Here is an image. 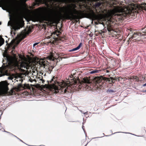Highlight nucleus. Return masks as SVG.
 Listing matches in <instances>:
<instances>
[{
	"label": "nucleus",
	"mask_w": 146,
	"mask_h": 146,
	"mask_svg": "<svg viewBox=\"0 0 146 146\" xmlns=\"http://www.w3.org/2000/svg\"><path fill=\"white\" fill-rule=\"evenodd\" d=\"M76 8V5L73 3L67 6L58 7V9H51L48 17L50 19H52L64 18L71 19H79L84 17L85 15L87 18L92 20H99L102 18L101 15H96L93 11L84 14L81 11L77 10Z\"/></svg>",
	"instance_id": "nucleus-1"
},
{
	"label": "nucleus",
	"mask_w": 146,
	"mask_h": 146,
	"mask_svg": "<svg viewBox=\"0 0 146 146\" xmlns=\"http://www.w3.org/2000/svg\"><path fill=\"white\" fill-rule=\"evenodd\" d=\"M3 56L5 57L6 61L8 62V64H12L18 68L29 69L31 68V64L29 61H23L21 63H19L17 59L16 56L14 54L13 56H11L7 55L4 54Z\"/></svg>",
	"instance_id": "nucleus-2"
},
{
	"label": "nucleus",
	"mask_w": 146,
	"mask_h": 146,
	"mask_svg": "<svg viewBox=\"0 0 146 146\" xmlns=\"http://www.w3.org/2000/svg\"><path fill=\"white\" fill-rule=\"evenodd\" d=\"M8 66L7 65L3 66L0 68V77L6 75L9 76L8 77V79L9 80H12L13 78H14V80L15 81L14 82L20 81L21 83L23 81L21 78L23 77V76H26L27 74V73H25L21 74H12L11 75L9 73L7 72Z\"/></svg>",
	"instance_id": "nucleus-3"
},
{
	"label": "nucleus",
	"mask_w": 146,
	"mask_h": 146,
	"mask_svg": "<svg viewBox=\"0 0 146 146\" xmlns=\"http://www.w3.org/2000/svg\"><path fill=\"white\" fill-rule=\"evenodd\" d=\"M135 7L134 4H133L128 7H125L124 8L120 7L117 6L114 7L113 9L109 10L108 13L110 16H111L118 13L120 14H117L115 15L121 16L122 14L124 13L125 14L130 13L132 10L135 8Z\"/></svg>",
	"instance_id": "nucleus-4"
},
{
	"label": "nucleus",
	"mask_w": 146,
	"mask_h": 146,
	"mask_svg": "<svg viewBox=\"0 0 146 146\" xmlns=\"http://www.w3.org/2000/svg\"><path fill=\"white\" fill-rule=\"evenodd\" d=\"M8 84L6 81L0 82V95L6 94L8 91Z\"/></svg>",
	"instance_id": "nucleus-5"
},
{
	"label": "nucleus",
	"mask_w": 146,
	"mask_h": 146,
	"mask_svg": "<svg viewBox=\"0 0 146 146\" xmlns=\"http://www.w3.org/2000/svg\"><path fill=\"white\" fill-rule=\"evenodd\" d=\"M143 36H146V28L142 29L140 32L134 33L131 38H134V40H139V37Z\"/></svg>",
	"instance_id": "nucleus-6"
},
{
	"label": "nucleus",
	"mask_w": 146,
	"mask_h": 146,
	"mask_svg": "<svg viewBox=\"0 0 146 146\" xmlns=\"http://www.w3.org/2000/svg\"><path fill=\"white\" fill-rule=\"evenodd\" d=\"M58 84V85L59 86H60L58 87L56 84H53L51 85H49L48 86V88L54 89L55 90V93H57L58 92V90H59L61 89V88H62L63 86L66 85V83H64L62 84L61 83Z\"/></svg>",
	"instance_id": "nucleus-7"
},
{
	"label": "nucleus",
	"mask_w": 146,
	"mask_h": 146,
	"mask_svg": "<svg viewBox=\"0 0 146 146\" xmlns=\"http://www.w3.org/2000/svg\"><path fill=\"white\" fill-rule=\"evenodd\" d=\"M24 25V22L22 20L17 21L15 23L13 28L15 31L19 29Z\"/></svg>",
	"instance_id": "nucleus-8"
},
{
	"label": "nucleus",
	"mask_w": 146,
	"mask_h": 146,
	"mask_svg": "<svg viewBox=\"0 0 146 146\" xmlns=\"http://www.w3.org/2000/svg\"><path fill=\"white\" fill-rule=\"evenodd\" d=\"M80 84H82V82L85 84H90V80L88 79L87 77H85L83 78L81 82H80Z\"/></svg>",
	"instance_id": "nucleus-9"
},
{
	"label": "nucleus",
	"mask_w": 146,
	"mask_h": 146,
	"mask_svg": "<svg viewBox=\"0 0 146 146\" xmlns=\"http://www.w3.org/2000/svg\"><path fill=\"white\" fill-rule=\"evenodd\" d=\"M82 43H80L79 44V45L77 47L75 48H74L71 50H70V51H73L79 49L82 45Z\"/></svg>",
	"instance_id": "nucleus-10"
},
{
	"label": "nucleus",
	"mask_w": 146,
	"mask_h": 146,
	"mask_svg": "<svg viewBox=\"0 0 146 146\" xmlns=\"http://www.w3.org/2000/svg\"><path fill=\"white\" fill-rule=\"evenodd\" d=\"M100 70H97V69H95L94 70H92V71L90 72V74H94L98 72L99 71H100Z\"/></svg>",
	"instance_id": "nucleus-11"
},
{
	"label": "nucleus",
	"mask_w": 146,
	"mask_h": 146,
	"mask_svg": "<svg viewBox=\"0 0 146 146\" xmlns=\"http://www.w3.org/2000/svg\"><path fill=\"white\" fill-rule=\"evenodd\" d=\"M102 81V79L101 78H98L96 79V83H99Z\"/></svg>",
	"instance_id": "nucleus-12"
},
{
	"label": "nucleus",
	"mask_w": 146,
	"mask_h": 146,
	"mask_svg": "<svg viewBox=\"0 0 146 146\" xmlns=\"http://www.w3.org/2000/svg\"><path fill=\"white\" fill-rule=\"evenodd\" d=\"M102 2H97L96 3L95 6L96 7H99L102 5Z\"/></svg>",
	"instance_id": "nucleus-13"
},
{
	"label": "nucleus",
	"mask_w": 146,
	"mask_h": 146,
	"mask_svg": "<svg viewBox=\"0 0 146 146\" xmlns=\"http://www.w3.org/2000/svg\"><path fill=\"white\" fill-rule=\"evenodd\" d=\"M4 41V40L3 38L0 39V46L3 44Z\"/></svg>",
	"instance_id": "nucleus-14"
},
{
	"label": "nucleus",
	"mask_w": 146,
	"mask_h": 146,
	"mask_svg": "<svg viewBox=\"0 0 146 146\" xmlns=\"http://www.w3.org/2000/svg\"><path fill=\"white\" fill-rule=\"evenodd\" d=\"M141 8L146 11V3H144L141 6Z\"/></svg>",
	"instance_id": "nucleus-15"
},
{
	"label": "nucleus",
	"mask_w": 146,
	"mask_h": 146,
	"mask_svg": "<svg viewBox=\"0 0 146 146\" xmlns=\"http://www.w3.org/2000/svg\"><path fill=\"white\" fill-rule=\"evenodd\" d=\"M49 58L50 60H54V57L52 55H51L50 56H49Z\"/></svg>",
	"instance_id": "nucleus-16"
},
{
	"label": "nucleus",
	"mask_w": 146,
	"mask_h": 146,
	"mask_svg": "<svg viewBox=\"0 0 146 146\" xmlns=\"http://www.w3.org/2000/svg\"><path fill=\"white\" fill-rule=\"evenodd\" d=\"M107 92L108 93H111L113 92V91L112 90H107Z\"/></svg>",
	"instance_id": "nucleus-17"
},
{
	"label": "nucleus",
	"mask_w": 146,
	"mask_h": 146,
	"mask_svg": "<svg viewBox=\"0 0 146 146\" xmlns=\"http://www.w3.org/2000/svg\"><path fill=\"white\" fill-rule=\"evenodd\" d=\"M22 85L21 84V83H19L18 84V88H20V87H21L22 86Z\"/></svg>",
	"instance_id": "nucleus-18"
},
{
	"label": "nucleus",
	"mask_w": 146,
	"mask_h": 146,
	"mask_svg": "<svg viewBox=\"0 0 146 146\" xmlns=\"http://www.w3.org/2000/svg\"><path fill=\"white\" fill-rule=\"evenodd\" d=\"M39 42H36L34 43L33 45V46H35L36 45H37L38 43H39Z\"/></svg>",
	"instance_id": "nucleus-19"
},
{
	"label": "nucleus",
	"mask_w": 146,
	"mask_h": 146,
	"mask_svg": "<svg viewBox=\"0 0 146 146\" xmlns=\"http://www.w3.org/2000/svg\"><path fill=\"white\" fill-rule=\"evenodd\" d=\"M29 81L31 82H33V81H36L35 80H30V79H29Z\"/></svg>",
	"instance_id": "nucleus-20"
},
{
	"label": "nucleus",
	"mask_w": 146,
	"mask_h": 146,
	"mask_svg": "<svg viewBox=\"0 0 146 146\" xmlns=\"http://www.w3.org/2000/svg\"><path fill=\"white\" fill-rule=\"evenodd\" d=\"M14 42H15L14 40H12L11 42V43L12 44H13Z\"/></svg>",
	"instance_id": "nucleus-21"
},
{
	"label": "nucleus",
	"mask_w": 146,
	"mask_h": 146,
	"mask_svg": "<svg viewBox=\"0 0 146 146\" xmlns=\"http://www.w3.org/2000/svg\"><path fill=\"white\" fill-rule=\"evenodd\" d=\"M40 80L42 81V83H44V80H42L41 79H40Z\"/></svg>",
	"instance_id": "nucleus-22"
},
{
	"label": "nucleus",
	"mask_w": 146,
	"mask_h": 146,
	"mask_svg": "<svg viewBox=\"0 0 146 146\" xmlns=\"http://www.w3.org/2000/svg\"><path fill=\"white\" fill-rule=\"evenodd\" d=\"M19 9L18 8H16V12H18L19 11Z\"/></svg>",
	"instance_id": "nucleus-23"
},
{
	"label": "nucleus",
	"mask_w": 146,
	"mask_h": 146,
	"mask_svg": "<svg viewBox=\"0 0 146 146\" xmlns=\"http://www.w3.org/2000/svg\"><path fill=\"white\" fill-rule=\"evenodd\" d=\"M107 30H108V31H109V32H110V31H111V30H110V29H109L107 28Z\"/></svg>",
	"instance_id": "nucleus-24"
},
{
	"label": "nucleus",
	"mask_w": 146,
	"mask_h": 146,
	"mask_svg": "<svg viewBox=\"0 0 146 146\" xmlns=\"http://www.w3.org/2000/svg\"><path fill=\"white\" fill-rule=\"evenodd\" d=\"M53 81V79H52L50 81V82H52V81Z\"/></svg>",
	"instance_id": "nucleus-25"
},
{
	"label": "nucleus",
	"mask_w": 146,
	"mask_h": 146,
	"mask_svg": "<svg viewBox=\"0 0 146 146\" xmlns=\"http://www.w3.org/2000/svg\"><path fill=\"white\" fill-rule=\"evenodd\" d=\"M13 79H14V78H13L12 80H12V82H14V81H15V80H13Z\"/></svg>",
	"instance_id": "nucleus-26"
},
{
	"label": "nucleus",
	"mask_w": 146,
	"mask_h": 146,
	"mask_svg": "<svg viewBox=\"0 0 146 146\" xmlns=\"http://www.w3.org/2000/svg\"><path fill=\"white\" fill-rule=\"evenodd\" d=\"M143 86H146V83H145V84H144L143 85Z\"/></svg>",
	"instance_id": "nucleus-27"
},
{
	"label": "nucleus",
	"mask_w": 146,
	"mask_h": 146,
	"mask_svg": "<svg viewBox=\"0 0 146 146\" xmlns=\"http://www.w3.org/2000/svg\"><path fill=\"white\" fill-rule=\"evenodd\" d=\"M25 34H28V33L27 32H26V33H25Z\"/></svg>",
	"instance_id": "nucleus-28"
},
{
	"label": "nucleus",
	"mask_w": 146,
	"mask_h": 146,
	"mask_svg": "<svg viewBox=\"0 0 146 146\" xmlns=\"http://www.w3.org/2000/svg\"><path fill=\"white\" fill-rule=\"evenodd\" d=\"M111 1H115V0H110Z\"/></svg>",
	"instance_id": "nucleus-29"
},
{
	"label": "nucleus",
	"mask_w": 146,
	"mask_h": 146,
	"mask_svg": "<svg viewBox=\"0 0 146 146\" xmlns=\"http://www.w3.org/2000/svg\"><path fill=\"white\" fill-rule=\"evenodd\" d=\"M72 76H73V75H71V76H70V78H72Z\"/></svg>",
	"instance_id": "nucleus-30"
},
{
	"label": "nucleus",
	"mask_w": 146,
	"mask_h": 146,
	"mask_svg": "<svg viewBox=\"0 0 146 146\" xmlns=\"http://www.w3.org/2000/svg\"><path fill=\"white\" fill-rule=\"evenodd\" d=\"M74 83L75 84H76V81H74Z\"/></svg>",
	"instance_id": "nucleus-31"
},
{
	"label": "nucleus",
	"mask_w": 146,
	"mask_h": 146,
	"mask_svg": "<svg viewBox=\"0 0 146 146\" xmlns=\"http://www.w3.org/2000/svg\"><path fill=\"white\" fill-rule=\"evenodd\" d=\"M66 89H65V90H64V92H66Z\"/></svg>",
	"instance_id": "nucleus-32"
},
{
	"label": "nucleus",
	"mask_w": 146,
	"mask_h": 146,
	"mask_svg": "<svg viewBox=\"0 0 146 146\" xmlns=\"http://www.w3.org/2000/svg\"><path fill=\"white\" fill-rule=\"evenodd\" d=\"M144 92H146V90L144 91Z\"/></svg>",
	"instance_id": "nucleus-33"
},
{
	"label": "nucleus",
	"mask_w": 146,
	"mask_h": 146,
	"mask_svg": "<svg viewBox=\"0 0 146 146\" xmlns=\"http://www.w3.org/2000/svg\"><path fill=\"white\" fill-rule=\"evenodd\" d=\"M58 33H59L60 32H59V31H57Z\"/></svg>",
	"instance_id": "nucleus-34"
},
{
	"label": "nucleus",
	"mask_w": 146,
	"mask_h": 146,
	"mask_svg": "<svg viewBox=\"0 0 146 146\" xmlns=\"http://www.w3.org/2000/svg\"><path fill=\"white\" fill-rule=\"evenodd\" d=\"M13 49H15V47H13Z\"/></svg>",
	"instance_id": "nucleus-35"
},
{
	"label": "nucleus",
	"mask_w": 146,
	"mask_h": 146,
	"mask_svg": "<svg viewBox=\"0 0 146 146\" xmlns=\"http://www.w3.org/2000/svg\"><path fill=\"white\" fill-rule=\"evenodd\" d=\"M111 78V80H112V78Z\"/></svg>",
	"instance_id": "nucleus-36"
},
{
	"label": "nucleus",
	"mask_w": 146,
	"mask_h": 146,
	"mask_svg": "<svg viewBox=\"0 0 146 146\" xmlns=\"http://www.w3.org/2000/svg\"><path fill=\"white\" fill-rule=\"evenodd\" d=\"M1 23L0 22V25H1Z\"/></svg>",
	"instance_id": "nucleus-37"
},
{
	"label": "nucleus",
	"mask_w": 146,
	"mask_h": 146,
	"mask_svg": "<svg viewBox=\"0 0 146 146\" xmlns=\"http://www.w3.org/2000/svg\"><path fill=\"white\" fill-rule=\"evenodd\" d=\"M16 8H15V9H14V10L16 9Z\"/></svg>",
	"instance_id": "nucleus-38"
},
{
	"label": "nucleus",
	"mask_w": 146,
	"mask_h": 146,
	"mask_svg": "<svg viewBox=\"0 0 146 146\" xmlns=\"http://www.w3.org/2000/svg\"><path fill=\"white\" fill-rule=\"evenodd\" d=\"M6 42H7V40L6 41Z\"/></svg>",
	"instance_id": "nucleus-39"
}]
</instances>
